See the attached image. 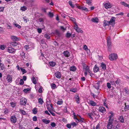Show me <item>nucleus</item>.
<instances>
[{"label":"nucleus","instance_id":"obj_1","mask_svg":"<svg viewBox=\"0 0 129 129\" xmlns=\"http://www.w3.org/2000/svg\"><path fill=\"white\" fill-rule=\"evenodd\" d=\"M113 113L112 112H109L108 113L109 119L107 125V128L108 129H112L113 126Z\"/></svg>","mask_w":129,"mask_h":129},{"label":"nucleus","instance_id":"obj_2","mask_svg":"<svg viewBox=\"0 0 129 129\" xmlns=\"http://www.w3.org/2000/svg\"><path fill=\"white\" fill-rule=\"evenodd\" d=\"M12 45V47L18 50L20 49L21 47V45L18 42L13 43Z\"/></svg>","mask_w":129,"mask_h":129},{"label":"nucleus","instance_id":"obj_3","mask_svg":"<svg viewBox=\"0 0 129 129\" xmlns=\"http://www.w3.org/2000/svg\"><path fill=\"white\" fill-rule=\"evenodd\" d=\"M107 46L109 51H111L112 47L111 39L110 37H108L107 39Z\"/></svg>","mask_w":129,"mask_h":129},{"label":"nucleus","instance_id":"obj_4","mask_svg":"<svg viewBox=\"0 0 129 129\" xmlns=\"http://www.w3.org/2000/svg\"><path fill=\"white\" fill-rule=\"evenodd\" d=\"M113 17H112L110 19V20L109 21H107L105 20L104 21V26H106L107 25H112V26H113Z\"/></svg>","mask_w":129,"mask_h":129},{"label":"nucleus","instance_id":"obj_5","mask_svg":"<svg viewBox=\"0 0 129 129\" xmlns=\"http://www.w3.org/2000/svg\"><path fill=\"white\" fill-rule=\"evenodd\" d=\"M27 102V100L24 97H22L20 100V104L22 105H24L26 104Z\"/></svg>","mask_w":129,"mask_h":129},{"label":"nucleus","instance_id":"obj_6","mask_svg":"<svg viewBox=\"0 0 129 129\" xmlns=\"http://www.w3.org/2000/svg\"><path fill=\"white\" fill-rule=\"evenodd\" d=\"M11 121L12 123H15L17 121V119L15 116H12L11 117Z\"/></svg>","mask_w":129,"mask_h":129},{"label":"nucleus","instance_id":"obj_7","mask_svg":"<svg viewBox=\"0 0 129 129\" xmlns=\"http://www.w3.org/2000/svg\"><path fill=\"white\" fill-rule=\"evenodd\" d=\"M13 76L12 75H8L7 76L6 79L8 82H12Z\"/></svg>","mask_w":129,"mask_h":129},{"label":"nucleus","instance_id":"obj_8","mask_svg":"<svg viewBox=\"0 0 129 129\" xmlns=\"http://www.w3.org/2000/svg\"><path fill=\"white\" fill-rule=\"evenodd\" d=\"M16 50L13 48L9 47L8 49V51L10 53H15Z\"/></svg>","mask_w":129,"mask_h":129},{"label":"nucleus","instance_id":"obj_9","mask_svg":"<svg viewBox=\"0 0 129 129\" xmlns=\"http://www.w3.org/2000/svg\"><path fill=\"white\" fill-rule=\"evenodd\" d=\"M24 48L26 50L29 51L32 49V48L30 46L27 45L24 46Z\"/></svg>","mask_w":129,"mask_h":129},{"label":"nucleus","instance_id":"obj_10","mask_svg":"<svg viewBox=\"0 0 129 129\" xmlns=\"http://www.w3.org/2000/svg\"><path fill=\"white\" fill-rule=\"evenodd\" d=\"M103 5L106 9L110 8L111 7V5L109 3H103Z\"/></svg>","mask_w":129,"mask_h":129},{"label":"nucleus","instance_id":"obj_11","mask_svg":"<svg viewBox=\"0 0 129 129\" xmlns=\"http://www.w3.org/2000/svg\"><path fill=\"white\" fill-rule=\"evenodd\" d=\"M99 111L102 113H106V110L105 108L103 107H101L99 108Z\"/></svg>","mask_w":129,"mask_h":129},{"label":"nucleus","instance_id":"obj_12","mask_svg":"<svg viewBox=\"0 0 129 129\" xmlns=\"http://www.w3.org/2000/svg\"><path fill=\"white\" fill-rule=\"evenodd\" d=\"M56 77L58 78H60L61 77V73L59 72H57L54 74Z\"/></svg>","mask_w":129,"mask_h":129},{"label":"nucleus","instance_id":"obj_13","mask_svg":"<svg viewBox=\"0 0 129 129\" xmlns=\"http://www.w3.org/2000/svg\"><path fill=\"white\" fill-rule=\"evenodd\" d=\"M63 54L66 57H69L70 55V53L67 51H64Z\"/></svg>","mask_w":129,"mask_h":129},{"label":"nucleus","instance_id":"obj_14","mask_svg":"<svg viewBox=\"0 0 129 129\" xmlns=\"http://www.w3.org/2000/svg\"><path fill=\"white\" fill-rule=\"evenodd\" d=\"M11 39L13 41H19L20 40V38H18L15 36H11Z\"/></svg>","mask_w":129,"mask_h":129},{"label":"nucleus","instance_id":"obj_15","mask_svg":"<svg viewBox=\"0 0 129 129\" xmlns=\"http://www.w3.org/2000/svg\"><path fill=\"white\" fill-rule=\"evenodd\" d=\"M85 121V119L83 118H81L80 119H77V120H76V122H80V123L84 122Z\"/></svg>","mask_w":129,"mask_h":129},{"label":"nucleus","instance_id":"obj_16","mask_svg":"<svg viewBox=\"0 0 129 129\" xmlns=\"http://www.w3.org/2000/svg\"><path fill=\"white\" fill-rule=\"evenodd\" d=\"M83 70L84 71H85L88 72L89 73H90V71L89 70V67L87 66H85L84 67Z\"/></svg>","mask_w":129,"mask_h":129},{"label":"nucleus","instance_id":"obj_17","mask_svg":"<svg viewBox=\"0 0 129 129\" xmlns=\"http://www.w3.org/2000/svg\"><path fill=\"white\" fill-rule=\"evenodd\" d=\"M99 68L96 65H95L93 68V71L94 72L96 73L99 71Z\"/></svg>","mask_w":129,"mask_h":129},{"label":"nucleus","instance_id":"obj_18","mask_svg":"<svg viewBox=\"0 0 129 129\" xmlns=\"http://www.w3.org/2000/svg\"><path fill=\"white\" fill-rule=\"evenodd\" d=\"M42 121L44 123L47 124H49L50 122V121L49 120H47L46 119H43L42 120Z\"/></svg>","mask_w":129,"mask_h":129},{"label":"nucleus","instance_id":"obj_19","mask_svg":"<svg viewBox=\"0 0 129 129\" xmlns=\"http://www.w3.org/2000/svg\"><path fill=\"white\" fill-rule=\"evenodd\" d=\"M49 65L52 67H54L56 64V63L54 61H52L49 62Z\"/></svg>","mask_w":129,"mask_h":129},{"label":"nucleus","instance_id":"obj_20","mask_svg":"<svg viewBox=\"0 0 129 129\" xmlns=\"http://www.w3.org/2000/svg\"><path fill=\"white\" fill-rule=\"evenodd\" d=\"M101 67L102 68V69L105 70L106 69V66L105 64L103 63H102L101 64Z\"/></svg>","mask_w":129,"mask_h":129},{"label":"nucleus","instance_id":"obj_21","mask_svg":"<svg viewBox=\"0 0 129 129\" xmlns=\"http://www.w3.org/2000/svg\"><path fill=\"white\" fill-rule=\"evenodd\" d=\"M89 103L92 106H94L96 105V103L92 101H89Z\"/></svg>","mask_w":129,"mask_h":129},{"label":"nucleus","instance_id":"obj_22","mask_svg":"<svg viewBox=\"0 0 129 129\" xmlns=\"http://www.w3.org/2000/svg\"><path fill=\"white\" fill-rule=\"evenodd\" d=\"M11 106L13 108L15 107L16 105V103L15 102H12L10 103Z\"/></svg>","mask_w":129,"mask_h":129},{"label":"nucleus","instance_id":"obj_23","mask_svg":"<svg viewBox=\"0 0 129 129\" xmlns=\"http://www.w3.org/2000/svg\"><path fill=\"white\" fill-rule=\"evenodd\" d=\"M76 67L74 66L71 67L70 68V71H75L76 70Z\"/></svg>","mask_w":129,"mask_h":129},{"label":"nucleus","instance_id":"obj_24","mask_svg":"<svg viewBox=\"0 0 129 129\" xmlns=\"http://www.w3.org/2000/svg\"><path fill=\"white\" fill-rule=\"evenodd\" d=\"M31 81L34 84H36L37 83V81L35 77H33L31 78Z\"/></svg>","mask_w":129,"mask_h":129},{"label":"nucleus","instance_id":"obj_25","mask_svg":"<svg viewBox=\"0 0 129 129\" xmlns=\"http://www.w3.org/2000/svg\"><path fill=\"white\" fill-rule=\"evenodd\" d=\"M91 20L92 22H96V23H97L98 22V18L96 17H95L93 18Z\"/></svg>","mask_w":129,"mask_h":129},{"label":"nucleus","instance_id":"obj_26","mask_svg":"<svg viewBox=\"0 0 129 129\" xmlns=\"http://www.w3.org/2000/svg\"><path fill=\"white\" fill-rule=\"evenodd\" d=\"M2 112L5 114H6L9 112V110L8 109L6 108L3 110Z\"/></svg>","mask_w":129,"mask_h":129},{"label":"nucleus","instance_id":"obj_27","mask_svg":"<svg viewBox=\"0 0 129 129\" xmlns=\"http://www.w3.org/2000/svg\"><path fill=\"white\" fill-rule=\"evenodd\" d=\"M77 89L76 88H72L70 89V91L74 92H76L77 91Z\"/></svg>","mask_w":129,"mask_h":129},{"label":"nucleus","instance_id":"obj_28","mask_svg":"<svg viewBox=\"0 0 129 129\" xmlns=\"http://www.w3.org/2000/svg\"><path fill=\"white\" fill-rule=\"evenodd\" d=\"M119 120L122 123L124 122V120L123 117L121 116L119 117Z\"/></svg>","mask_w":129,"mask_h":129},{"label":"nucleus","instance_id":"obj_29","mask_svg":"<svg viewBox=\"0 0 129 129\" xmlns=\"http://www.w3.org/2000/svg\"><path fill=\"white\" fill-rule=\"evenodd\" d=\"M68 3L70 5L72 8H74L75 7V6L73 4L72 2L71 1H70L68 2Z\"/></svg>","mask_w":129,"mask_h":129},{"label":"nucleus","instance_id":"obj_30","mask_svg":"<svg viewBox=\"0 0 129 129\" xmlns=\"http://www.w3.org/2000/svg\"><path fill=\"white\" fill-rule=\"evenodd\" d=\"M0 68L2 70H3L5 69V67L4 64L3 63H0Z\"/></svg>","mask_w":129,"mask_h":129},{"label":"nucleus","instance_id":"obj_31","mask_svg":"<svg viewBox=\"0 0 129 129\" xmlns=\"http://www.w3.org/2000/svg\"><path fill=\"white\" fill-rule=\"evenodd\" d=\"M33 113L36 114L37 113V108H34L32 110Z\"/></svg>","mask_w":129,"mask_h":129},{"label":"nucleus","instance_id":"obj_32","mask_svg":"<svg viewBox=\"0 0 129 129\" xmlns=\"http://www.w3.org/2000/svg\"><path fill=\"white\" fill-rule=\"evenodd\" d=\"M94 87L97 89H99V83H96L94 85Z\"/></svg>","mask_w":129,"mask_h":129},{"label":"nucleus","instance_id":"obj_33","mask_svg":"<svg viewBox=\"0 0 129 129\" xmlns=\"http://www.w3.org/2000/svg\"><path fill=\"white\" fill-rule=\"evenodd\" d=\"M118 58V56L116 54L113 53V60H116Z\"/></svg>","mask_w":129,"mask_h":129},{"label":"nucleus","instance_id":"obj_34","mask_svg":"<svg viewBox=\"0 0 129 129\" xmlns=\"http://www.w3.org/2000/svg\"><path fill=\"white\" fill-rule=\"evenodd\" d=\"M81 10H84L86 11H88V9L85 7H81Z\"/></svg>","mask_w":129,"mask_h":129},{"label":"nucleus","instance_id":"obj_35","mask_svg":"<svg viewBox=\"0 0 129 129\" xmlns=\"http://www.w3.org/2000/svg\"><path fill=\"white\" fill-rule=\"evenodd\" d=\"M93 114L94 116V117L95 118L97 117H98V113L96 111H93Z\"/></svg>","mask_w":129,"mask_h":129},{"label":"nucleus","instance_id":"obj_36","mask_svg":"<svg viewBox=\"0 0 129 129\" xmlns=\"http://www.w3.org/2000/svg\"><path fill=\"white\" fill-rule=\"evenodd\" d=\"M20 9L23 11H25L27 9V8L26 7L23 6L21 7Z\"/></svg>","mask_w":129,"mask_h":129},{"label":"nucleus","instance_id":"obj_37","mask_svg":"<svg viewBox=\"0 0 129 129\" xmlns=\"http://www.w3.org/2000/svg\"><path fill=\"white\" fill-rule=\"evenodd\" d=\"M44 37L47 39H49L50 38V36L49 35L47 34H45L44 35Z\"/></svg>","mask_w":129,"mask_h":129},{"label":"nucleus","instance_id":"obj_38","mask_svg":"<svg viewBox=\"0 0 129 129\" xmlns=\"http://www.w3.org/2000/svg\"><path fill=\"white\" fill-rule=\"evenodd\" d=\"M114 9V11H113V13L116 12H118L119 10V9L117 7H115L113 8Z\"/></svg>","mask_w":129,"mask_h":129},{"label":"nucleus","instance_id":"obj_39","mask_svg":"<svg viewBox=\"0 0 129 129\" xmlns=\"http://www.w3.org/2000/svg\"><path fill=\"white\" fill-rule=\"evenodd\" d=\"M109 58L110 60H113V54H111L109 55Z\"/></svg>","mask_w":129,"mask_h":129},{"label":"nucleus","instance_id":"obj_40","mask_svg":"<svg viewBox=\"0 0 129 129\" xmlns=\"http://www.w3.org/2000/svg\"><path fill=\"white\" fill-rule=\"evenodd\" d=\"M20 111L21 113L23 115H25L26 114V112L22 110H20Z\"/></svg>","mask_w":129,"mask_h":129},{"label":"nucleus","instance_id":"obj_41","mask_svg":"<svg viewBox=\"0 0 129 129\" xmlns=\"http://www.w3.org/2000/svg\"><path fill=\"white\" fill-rule=\"evenodd\" d=\"M20 69L21 72H23V74L25 73L26 72L25 70L23 68H20Z\"/></svg>","mask_w":129,"mask_h":129},{"label":"nucleus","instance_id":"obj_42","mask_svg":"<svg viewBox=\"0 0 129 129\" xmlns=\"http://www.w3.org/2000/svg\"><path fill=\"white\" fill-rule=\"evenodd\" d=\"M75 100L76 102L78 104L80 103V100L79 97H75Z\"/></svg>","mask_w":129,"mask_h":129},{"label":"nucleus","instance_id":"obj_43","mask_svg":"<svg viewBox=\"0 0 129 129\" xmlns=\"http://www.w3.org/2000/svg\"><path fill=\"white\" fill-rule=\"evenodd\" d=\"M38 101H39V102L41 104H42L43 102V99H42L41 98H39V100H38Z\"/></svg>","mask_w":129,"mask_h":129},{"label":"nucleus","instance_id":"obj_44","mask_svg":"<svg viewBox=\"0 0 129 129\" xmlns=\"http://www.w3.org/2000/svg\"><path fill=\"white\" fill-rule=\"evenodd\" d=\"M88 115L89 117V118H90V119H93V116H92V114L91 113H88Z\"/></svg>","mask_w":129,"mask_h":129},{"label":"nucleus","instance_id":"obj_45","mask_svg":"<svg viewBox=\"0 0 129 129\" xmlns=\"http://www.w3.org/2000/svg\"><path fill=\"white\" fill-rule=\"evenodd\" d=\"M51 87L53 89H54L56 88V86L55 84L53 83L51 84Z\"/></svg>","mask_w":129,"mask_h":129},{"label":"nucleus","instance_id":"obj_46","mask_svg":"<svg viewBox=\"0 0 129 129\" xmlns=\"http://www.w3.org/2000/svg\"><path fill=\"white\" fill-rule=\"evenodd\" d=\"M20 55L22 58H24L25 57V53L24 52H21L20 53Z\"/></svg>","mask_w":129,"mask_h":129},{"label":"nucleus","instance_id":"obj_47","mask_svg":"<svg viewBox=\"0 0 129 129\" xmlns=\"http://www.w3.org/2000/svg\"><path fill=\"white\" fill-rule=\"evenodd\" d=\"M71 34L70 33H69L68 32L66 34V37H67L68 38H69L71 36Z\"/></svg>","mask_w":129,"mask_h":129},{"label":"nucleus","instance_id":"obj_48","mask_svg":"<svg viewBox=\"0 0 129 129\" xmlns=\"http://www.w3.org/2000/svg\"><path fill=\"white\" fill-rule=\"evenodd\" d=\"M120 3L121 5H124L125 7H126L127 5V4L124 2H120Z\"/></svg>","mask_w":129,"mask_h":129},{"label":"nucleus","instance_id":"obj_49","mask_svg":"<svg viewBox=\"0 0 129 129\" xmlns=\"http://www.w3.org/2000/svg\"><path fill=\"white\" fill-rule=\"evenodd\" d=\"M63 103V102L62 100H59L57 102V104L59 105H62Z\"/></svg>","mask_w":129,"mask_h":129},{"label":"nucleus","instance_id":"obj_50","mask_svg":"<svg viewBox=\"0 0 129 129\" xmlns=\"http://www.w3.org/2000/svg\"><path fill=\"white\" fill-rule=\"evenodd\" d=\"M6 47L5 46H4L3 45H1L0 46V48L2 50H4L5 49Z\"/></svg>","mask_w":129,"mask_h":129},{"label":"nucleus","instance_id":"obj_51","mask_svg":"<svg viewBox=\"0 0 129 129\" xmlns=\"http://www.w3.org/2000/svg\"><path fill=\"white\" fill-rule=\"evenodd\" d=\"M73 115L74 116L73 118L74 119H76V120H77V119L78 118H77L76 115L75 113L74 112H73Z\"/></svg>","mask_w":129,"mask_h":129},{"label":"nucleus","instance_id":"obj_52","mask_svg":"<svg viewBox=\"0 0 129 129\" xmlns=\"http://www.w3.org/2000/svg\"><path fill=\"white\" fill-rule=\"evenodd\" d=\"M124 90L126 93L129 94V90L127 88H125Z\"/></svg>","mask_w":129,"mask_h":129},{"label":"nucleus","instance_id":"obj_53","mask_svg":"<svg viewBox=\"0 0 129 129\" xmlns=\"http://www.w3.org/2000/svg\"><path fill=\"white\" fill-rule=\"evenodd\" d=\"M76 31L78 33H82L83 31L82 30H81L80 28H78V29H77Z\"/></svg>","mask_w":129,"mask_h":129},{"label":"nucleus","instance_id":"obj_54","mask_svg":"<svg viewBox=\"0 0 129 129\" xmlns=\"http://www.w3.org/2000/svg\"><path fill=\"white\" fill-rule=\"evenodd\" d=\"M92 2V0H86V2L89 5H90Z\"/></svg>","mask_w":129,"mask_h":129},{"label":"nucleus","instance_id":"obj_55","mask_svg":"<svg viewBox=\"0 0 129 129\" xmlns=\"http://www.w3.org/2000/svg\"><path fill=\"white\" fill-rule=\"evenodd\" d=\"M70 20L72 21H73L75 23L76 22L75 21V18L71 17L70 18Z\"/></svg>","mask_w":129,"mask_h":129},{"label":"nucleus","instance_id":"obj_56","mask_svg":"<svg viewBox=\"0 0 129 129\" xmlns=\"http://www.w3.org/2000/svg\"><path fill=\"white\" fill-rule=\"evenodd\" d=\"M120 126V124H118L116 126L115 129H119Z\"/></svg>","mask_w":129,"mask_h":129},{"label":"nucleus","instance_id":"obj_57","mask_svg":"<svg viewBox=\"0 0 129 129\" xmlns=\"http://www.w3.org/2000/svg\"><path fill=\"white\" fill-rule=\"evenodd\" d=\"M106 101V100H105V99L104 100V101H103V104L105 106H106V107L108 108V106L107 105V104H106V103H105V102Z\"/></svg>","mask_w":129,"mask_h":129},{"label":"nucleus","instance_id":"obj_58","mask_svg":"<svg viewBox=\"0 0 129 129\" xmlns=\"http://www.w3.org/2000/svg\"><path fill=\"white\" fill-rule=\"evenodd\" d=\"M30 90V89L28 88L25 89H23V91L25 92H27L29 91Z\"/></svg>","mask_w":129,"mask_h":129},{"label":"nucleus","instance_id":"obj_59","mask_svg":"<svg viewBox=\"0 0 129 129\" xmlns=\"http://www.w3.org/2000/svg\"><path fill=\"white\" fill-rule=\"evenodd\" d=\"M19 83L21 85H23V84L24 82L22 79H21L20 80Z\"/></svg>","mask_w":129,"mask_h":129},{"label":"nucleus","instance_id":"obj_60","mask_svg":"<svg viewBox=\"0 0 129 129\" xmlns=\"http://www.w3.org/2000/svg\"><path fill=\"white\" fill-rule=\"evenodd\" d=\"M67 127L69 128H71V124H68L66 125Z\"/></svg>","mask_w":129,"mask_h":129},{"label":"nucleus","instance_id":"obj_61","mask_svg":"<svg viewBox=\"0 0 129 129\" xmlns=\"http://www.w3.org/2000/svg\"><path fill=\"white\" fill-rule=\"evenodd\" d=\"M49 16L50 17H52L53 16V14L51 12H49Z\"/></svg>","mask_w":129,"mask_h":129},{"label":"nucleus","instance_id":"obj_62","mask_svg":"<svg viewBox=\"0 0 129 129\" xmlns=\"http://www.w3.org/2000/svg\"><path fill=\"white\" fill-rule=\"evenodd\" d=\"M14 25L16 27L19 28H21V26L17 24H15Z\"/></svg>","mask_w":129,"mask_h":129},{"label":"nucleus","instance_id":"obj_63","mask_svg":"<svg viewBox=\"0 0 129 129\" xmlns=\"http://www.w3.org/2000/svg\"><path fill=\"white\" fill-rule=\"evenodd\" d=\"M107 86L108 88H111V85L110 83H107Z\"/></svg>","mask_w":129,"mask_h":129},{"label":"nucleus","instance_id":"obj_64","mask_svg":"<svg viewBox=\"0 0 129 129\" xmlns=\"http://www.w3.org/2000/svg\"><path fill=\"white\" fill-rule=\"evenodd\" d=\"M96 129H100V125L98 124L96 127Z\"/></svg>","mask_w":129,"mask_h":129}]
</instances>
